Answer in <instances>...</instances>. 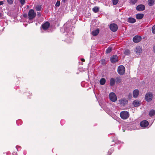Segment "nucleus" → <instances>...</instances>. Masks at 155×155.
<instances>
[{
	"label": "nucleus",
	"instance_id": "nucleus-4",
	"mask_svg": "<svg viewBox=\"0 0 155 155\" xmlns=\"http://www.w3.org/2000/svg\"><path fill=\"white\" fill-rule=\"evenodd\" d=\"M153 97L152 94L150 92L147 93L145 96V99L147 102H150L152 101Z\"/></svg>",
	"mask_w": 155,
	"mask_h": 155
},
{
	"label": "nucleus",
	"instance_id": "nucleus-27",
	"mask_svg": "<svg viewBox=\"0 0 155 155\" xmlns=\"http://www.w3.org/2000/svg\"><path fill=\"white\" fill-rule=\"evenodd\" d=\"M114 151L113 149L112 148L110 149L109 150L108 152L107 153V154L106 155H110Z\"/></svg>",
	"mask_w": 155,
	"mask_h": 155
},
{
	"label": "nucleus",
	"instance_id": "nucleus-41",
	"mask_svg": "<svg viewBox=\"0 0 155 155\" xmlns=\"http://www.w3.org/2000/svg\"><path fill=\"white\" fill-rule=\"evenodd\" d=\"M67 0H62V2H63L64 3H65Z\"/></svg>",
	"mask_w": 155,
	"mask_h": 155
},
{
	"label": "nucleus",
	"instance_id": "nucleus-15",
	"mask_svg": "<svg viewBox=\"0 0 155 155\" xmlns=\"http://www.w3.org/2000/svg\"><path fill=\"white\" fill-rule=\"evenodd\" d=\"M134 51L136 53L140 54V53H141L142 48L140 46H137L136 47Z\"/></svg>",
	"mask_w": 155,
	"mask_h": 155
},
{
	"label": "nucleus",
	"instance_id": "nucleus-13",
	"mask_svg": "<svg viewBox=\"0 0 155 155\" xmlns=\"http://www.w3.org/2000/svg\"><path fill=\"white\" fill-rule=\"evenodd\" d=\"M119 101L120 104L122 105H124L128 103V101L125 98H123L120 100Z\"/></svg>",
	"mask_w": 155,
	"mask_h": 155
},
{
	"label": "nucleus",
	"instance_id": "nucleus-34",
	"mask_svg": "<svg viewBox=\"0 0 155 155\" xmlns=\"http://www.w3.org/2000/svg\"><path fill=\"white\" fill-rule=\"evenodd\" d=\"M60 5V2L59 1H57L55 6L56 7H59Z\"/></svg>",
	"mask_w": 155,
	"mask_h": 155
},
{
	"label": "nucleus",
	"instance_id": "nucleus-42",
	"mask_svg": "<svg viewBox=\"0 0 155 155\" xmlns=\"http://www.w3.org/2000/svg\"><path fill=\"white\" fill-rule=\"evenodd\" d=\"M81 61H85V60L84 58H82L81 59Z\"/></svg>",
	"mask_w": 155,
	"mask_h": 155
},
{
	"label": "nucleus",
	"instance_id": "nucleus-18",
	"mask_svg": "<svg viewBox=\"0 0 155 155\" xmlns=\"http://www.w3.org/2000/svg\"><path fill=\"white\" fill-rule=\"evenodd\" d=\"M127 21L130 23H133L136 21V20L135 18L130 17L128 19Z\"/></svg>",
	"mask_w": 155,
	"mask_h": 155
},
{
	"label": "nucleus",
	"instance_id": "nucleus-14",
	"mask_svg": "<svg viewBox=\"0 0 155 155\" xmlns=\"http://www.w3.org/2000/svg\"><path fill=\"white\" fill-rule=\"evenodd\" d=\"M132 104L134 107H137L140 105V102L137 100H135L133 102Z\"/></svg>",
	"mask_w": 155,
	"mask_h": 155
},
{
	"label": "nucleus",
	"instance_id": "nucleus-2",
	"mask_svg": "<svg viewBox=\"0 0 155 155\" xmlns=\"http://www.w3.org/2000/svg\"><path fill=\"white\" fill-rule=\"evenodd\" d=\"M36 15V14L34 10L31 9L29 10L28 13V18L29 20L33 19L35 17Z\"/></svg>",
	"mask_w": 155,
	"mask_h": 155
},
{
	"label": "nucleus",
	"instance_id": "nucleus-36",
	"mask_svg": "<svg viewBox=\"0 0 155 155\" xmlns=\"http://www.w3.org/2000/svg\"><path fill=\"white\" fill-rule=\"evenodd\" d=\"M128 98L129 99H131L132 98V95L131 93H129L128 95Z\"/></svg>",
	"mask_w": 155,
	"mask_h": 155
},
{
	"label": "nucleus",
	"instance_id": "nucleus-37",
	"mask_svg": "<svg viewBox=\"0 0 155 155\" xmlns=\"http://www.w3.org/2000/svg\"><path fill=\"white\" fill-rule=\"evenodd\" d=\"M37 15L38 17H40L41 16V13L40 12H37Z\"/></svg>",
	"mask_w": 155,
	"mask_h": 155
},
{
	"label": "nucleus",
	"instance_id": "nucleus-7",
	"mask_svg": "<svg viewBox=\"0 0 155 155\" xmlns=\"http://www.w3.org/2000/svg\"><path fill=\"white\" fill-rule=\"evenodd\" d=\"M110 61L112 63H115L118 61V57L117 55H114L110 58Z\"/></svg>",
	"mask_w": 155,
	"mask_h": 155
},
{
	"label": "nucleus",
	"instance_id": "nucleus-22",
	"mask_svg": "<svg viewBox=\"0 0 155 155\" xmlns=\"http://www.w3.org/2000/svg\"><path fill=\"white\" fill-rule=\"evenodd\" d=\"M106 82V80L104 78H101L100 81V84L101 85H104Z\"/></svg>",
	"mask_w": 155,
	"mask_h": 155
},
{
	"label": "nucleus",
	"instance_id": "nucleus-43",
	"mask_svg": "<svg viewBox=\"0 0 155 155\" xmlns=\"http://www.w3.org/2000/svg\"><path fill=\"white\" fill-rule=\"evenodd\" d=\"M2 16V14L0 13V18Z\"/></svg>",
	"mask_w": 155,
	"mask_h": 155
},
{
	"label": "nucleus",
	"instance_id": "nucleus-31",
	"mask_svg": "<svg viewBox=\"0 0 155 155\" xmlns=\"http://www.w3.org/2000/svg\"><path fill=\"white\" fill-rule=\"evenodd\" d=\"M19 1L20 3L22 6L25 4V0H19Z\"/></svg>",
	"mask_w": 155,
	"mask_h": 155
},
{
	"label": "nucleus",
	"instance_id": "nucleus-8",
	"mask_svg": "<svg viewBox=\"0 0 155 155\" xmlns=\"http://www.w3.org/2000/svg\"><path fill=\"white\" fill-rule=\"evenodd\" d=\"M140 125L141 127L145 128L149 125V122L147 120H143L140 122Z\"/></svg>",
	"mask_w": 155,
	"mask_h": 155
},
{
	"label": "nucleus",
	"instance_id": "nucleus-38",
	"mask_svg": "<svg viewBox=\"0 0 155 155\" xmlns=\"http://www.w3.org/2000/svg\"><path fill=\"white\" fill-rule=\"evenodd\" d=\"M4 4L3 1H0V5H3Z\"/></svg>",
	"mask_w": 155,
	"mask_h": 155
},
{
	"label": "nucleus",
	"instance_id": "nucleus-21",
	"mask_svg": "<svg viewBox=\"0 0 155 155\" xmlns=\"http://www.w3.org/2000/svg\"><path fill=\"white\" fill-rule=\"evenodd\" d=\"M155 114V110H152L149 112V114L150 116L152 117Z\"/></svg>",
	"mask_w": 155,
	"mask_h": 155
},
{
	"label": "nucleus",
	"instance_id": "nucleus-3",
	"mask_svg": "<svg viewBox=\"0 0 155 155\" xmlns=\"http://www.w3.org/2000/svg\"><path fill=\"white\" fill-rule=\"evenodd\" d=\"M125 69L124 67L122 65L119 66L117 69V72L120 75H123L125 72Z\"/></svg>",
	"mask_w": 155,
	"mask_h": 155
},
{
	"label": "nucleus",
	"instance_id": "nucleus-19",
	"mask_svg": "<svg viewBox=\"0 0 155 155\" xmlns=\"http://www.w3.org/2000/svg\"><path fill=\"white\" fill-rule=\"evenodd\" d=\"M148 5L149 6H152L154 5L155 0H148Z\"/></svg>",
	"mask_w": 155,
	"mask_h": 155
},
{
	"label": "nucleus",
	"instance_id": "nucleus-5",
	"mask_svg": "<svg viewBox=\"0 0 155 155\" xmlns=\"http://www.w3.org/2000/svg\"><path fill=\"white\" fill-rule=\"evenodd\" d=\"M110 100L112 102H115L117 100V97L115 94L113 92L110 93L109 95Z\"/></svg>",
	"mask_w": 155,
	"mask_h": 155
},
{
	"label": "nucleus",
	"instance_id": "nucleus-39",
	"mask_svg": "<svg viewBox=\"0 0 155 155\" xmlns=\"http://www.w3.org/2000/svg\"><path fill=\"white\" fill-rule=\"evenodd\" d=\"M23 17L25 18H26L27 17V14H24L23 15Z\"/></svg>",
	"mask_w": 155,
	"mask_h": 155
},
{
	"label": "nucleus",
	"instance_id": "nucleus-17",
	"mask_svg": "<svg viewBox=\"0 0 155 155\" xmlns=\"http://www.w3.org/2000/svg\"><path fill=\"white\" fill-rule=\"evenodd\" d=\"M143 16V14L138 13L136 15V18L137 19L140 20L142 19Z\"/></svg>",
	"mask_w": 155,
	"mask_h": 155
},
{
	"label": "nucleus",
	"instance_id": "nucleus-28",
	"mask_svg": "<svg viewBox=\"0 0 155 155\" xmlns=\"http://www.w3.org/2000/svg\"><path fill=\"white\" fill-rule=\"evenodd\" d=\"M124 53L125 55H128L130 54V51L128 49H126L124 51Z\"/></svg>",
	"mask_w": 155,
	"mask_h": 155
},
{
	"label": "nucleus",
	"instance_id": "nucleus-33",
	"mask_svg": "<svg viewBox=\"0 0 155 155\" xmlns=\"http://www.w3.org/2000/svg\"><path fill=\"white\" fill-rule=\"evenodd\" d=\"M101 63L103 65H104L106 64V62H105V60L104 59H102L101 61Z\"/></svg>",
	"mask_w": 155,
	"mask_h": 155
},
{
	"label": "nucleus",
	"instance_id": "nucleus-10",
	"mask_svg": "<svg viewBox=\"0 0 155 155\" xmlns=\"http://www.w3.org/2000/svg\"><path fill=\"white\" fill-rule=\"evenodd\" d=\"M50 26V23L48 21H46L42 25V27L44 30H46L49 28Z\"/></svg>",
	"mask_w": 155,
	"mask_h": 155
},
{
	"label": "nucleus",
	"instance_id": "nucleus-9",
	"mask_svg": "<svg viewBox=\"0 0 155 155\" xmlns=\"http://www.w3.org/2000/svg\"><path fill=\"white\" fill-rule=\"evenodd\" d=\"M141 40V38L140 36L136 35L135 36L133 39V41L135 43H138Z\"/></svg>",
	"mask_w": 155,
	"mask_h": 155
},
{
	"label": "nucleus",
	"instance_id": "nucleus-30",
	"mask_svg": "<svg viewBox=\"0 0 155 155\" xmlns=\"http://www.w3.org/2000/svg\"><path fill=\"white\" fill-rule=\"evenodd\" d=\"M118 2V0H112L113 4L114 5H117Z\"/></svg>",
	"mask_w": 155,
	"mask_h": 155
},
{
	"label": "nucleus",
	"instance_id": "nucleus-32",
	"mask_svg": "<svg viewBox=\"0 0 155 155\" xmlns=\"http://www.w3.org/2000/svg\"><path fill=\"white\" fill-rule=\"evenodd\" d=\"M8 4L10 5H12L13 4L14 0H7Z\"/></svg>",
	"mask_w": 155,
	"mask_h": 155
},
{
	"label": "nucleus",
	"instance_id": "nucleus-35",
	"mask_svg": "<svg viewBox=\"0 0 155 155\" xmlns=\"http://www.w3.org/2000/svg\"><path fill=\"white\" fill-rule=\"evenodd\" d=\"M152 31L153 33L155 34V25L152 27Z\"/></svg>",
	"mask_w": 155,
	"mask_h": 155
},
{
	"label": "nucleus",
	"instance_id": "nucleus-11",
	"mask_svg": "<svg viewBox=\"0 0 155 155\" xmlns=\"http://www.w3.org/2000/svg\"><path fill=\"white\" fill-rule=\"evenodd\" d=\"M145 9L144 5L142 4L138 5L136 7V9L139 11H141L144 10Z\"/></svg>",
	"mask_w": 155,
	"mask_h": 155
},
{
	"label": "nucleus",
	"instance_id": "nucleus-16",
	"mask_svg": "<svg viewBox=\"0 0 155 155\" xmlns=\"http://www.w3.org/2000/svg\"><path fill=\"white\" fill-rule=\"evenodd\" d=\"M99 29L98 28H97L95 30L93 31L91 34L94 36H96L99 33Z\"/></svg>",
	"mask_w": 155,
	"mask_h": 155
},
{
	"label": "nucleus",
	"instance_id": "nucleus-40",
	"mask_svg": "<svg viewBox=\"0 0 155 155\" xmlns=\"http://www.w3.org/2000/svg\"><path fill=\"white\" fill-rule=\"evenodd\" d=\"M153 51L154 52H155V45L153 46Z\"/></svg>",
	"mask_w": 155,
	"mask_h": 155
},
{
	"label": "nucleus",
	"instance_id": "nucleus-26",
	"mask_svg": "<svg viewBox=\"0 0 155 155\" xmlns=\"http://www.w3.org/2000/svg\"><path fill=\"white\" fill-rule=\"evenodd\" d=\"M115 80V81L117 83H119L121 81V78H120L118 77L116 78Z\"/></svg>",
	"mask_w": 155,
	"mask_h": 155
},
{
	"label": "nucleus",
	"instance_id": "nucleus-6",
	"mask_svg": "<svg viewBox=\"0 0 155 155\" xmlns=\"http://www.w3.org/2000/svg\"><path fill=\"white\" fill-rule=\"evenodd\" d=\"M109 27L111 31L113 32L116 31L118 28L117 25L115 23L110 24Z\"/></svg>",
	"mask_w": 155,
	"mask_h": 155
},
{
	"label": "nucleus",
	"instance_id": "nucleus-12",
	"mask_svg": "<svg viewBox=\"0 0 155 155\" xmlns=\"http://www.w3.org/2000/svg\"><path fill=\"white\" fill-rule=\"evenodd\" d=\"M139 93V91L137 89L134 90L133 93V96L134 98H136L138 96Z\"/></svg>",
	"mask_w": 155,
	"mask_h": 155
},
{
	"label": "nucleus",
	"instance_id": "nucleus-20",
	"mask_svg": "<svg viewBox=\"0 0 155 155\" xmlns=\"http://www.w3.org/2000/svg\"><path fill=\"white\" fill-rule=\"evenodd\" d=\"M115 80L114 78H111L110 80V84L111 86H113L115 84Z\"/></svg>",
	"mask_w": 155,
	"mask_h": 155
},
{
	"label": "nucleus",
	"instance_id": "nucleus-1",
	"mask_svg": "<svg viewBox=\"0 0 155 155\" xmlns=\"http://www.w3.org/2000/svg\"><path fill=\"white\" fill-rule=\"evenodd\" d=\"M120 116L122 119L126 120L129 117V112L127 111H123L120 112Z\"/></svg>",
	"mask_w": 155,
	"mask_h": 155
},
{
	"label": "nucleus",
	"instance_id": "nucleus-25",
	"mask_svg": "<svg viewBox=\"0 0 155 155\" xmlns=\"http://www.w3.org/2000/svg\"><path fill=\"white\" fill-rule=\"evenodd\" d=\"M112 48L111 47H109L106 49V54L110 53L112 51Z\"/></svg>",
	"mask_w": 155,
	"mask_h": 155
},
{
	"label": "nucleus",
	"instance_id": "nucleus-23",
	"mask_svg": "<svg viewBox=\"0 0 155 155\" xmlns=\"http://www.w3.org/2000/svg\"><path fill=\"white\" fill-rule=\"evenodd\" d=\"M37 11H40L42 9V6L40 5H37L35 7Z\"/></svg>",
	"mask_w": 155,
	"mask_h": 155
},
{
	"label": "nucleus",
	"instance_id": "nucleus-24",
	"mask_svg": "<svg viewBox=\"0 0 155 155\" xmlns=\"http://www.w3.org/2000/svg\"><path fill=\"white\" fill-rule=\"evenodd\" d=\"M99 8L98 7L95 6L92 8L93 11L95 13L99 11Z\"/></svg>",
	"mask_w": 155,
	"mask_h": 155
},
{
	"label": "nucleus",
	"instance_id": "nucleus-29",
	"mask_svg": "<svg viewBox=\"0 0 155 155\" xmlns=\"http://www.w3.org/2000/svg\"><path fill=\"white\" fill-rule=\"evenodd\" d=\"M137 0H130V3L132 5H134L137 2Z\"/></svg>",
	"mask_w": 155,
	"mask_h": 155
}]
</instances>
